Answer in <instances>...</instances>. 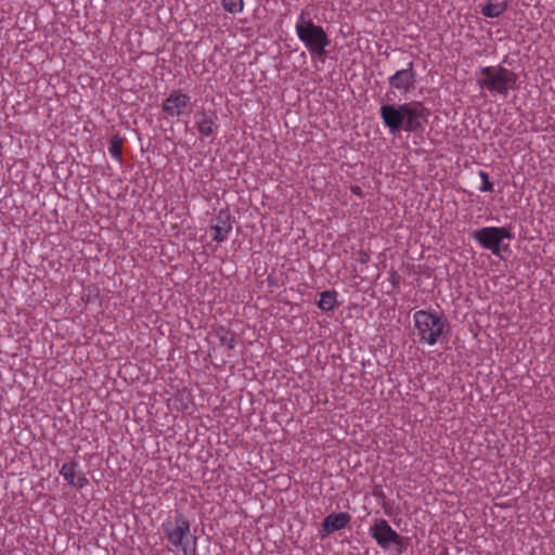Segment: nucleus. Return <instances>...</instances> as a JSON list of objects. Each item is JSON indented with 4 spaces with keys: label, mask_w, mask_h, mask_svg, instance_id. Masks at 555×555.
I'll list each match as a JSON object with an SVG mask.
<instances>
[{
    "label": "nucleus",
    "mask_w": 555,
    "mask_h": 555,
    "mask_svg": "<svg viewBox=\"0 0 555 555\" xmlns=\"http://www.w3.org/2000/svg\"><path fill=\"white\" fill-rule=\"evenodd\" d=\"M337 306V294L336 292H323L320 295V300L318 302V307L322 311H333Z\"/></svg>",
    "instance_id": "2eb2a0df"
},
{
    "label": "nucleus",
    "mask_w": 555,
    "mask_h": 555,
    "mask_svg": "<svg viewBox=\"0 0 555 555\" xmlns=\"http://www.w3.org/2000/svg\"><path fill=\"white\" fill-rule=\"evenodd\" d=\"M224 11L231 14L242 13L244 10V0H221Z\"/></svg>",
    "instance_id": "dca6fc26"
},
{
    "label": "nucleus",
    "mask_w": 555,
    "mask_h": 555,
    "mask_svg": "<svg viewBox=\"0 0 555 555\" xmlns=\"http://www.w3.org/2000/svg\"><path fill=\"white\" fill-rule=\"evenodd\" d=\"M196 125L199 133L202 135L208 137L215 133L217 129L216 125V116L215 114L203 113L197 116Z\"/></svg>",
    "instance_id": "4468645a"
},
{
    "label": "nucleus",
    "mask_w": 555,
    "mask_h": 555,
    "mask_svg": "<svg viewBox=\"0 0 555 555\" xmlns=\"http://www.w3.org/2000/svg\"><path fill=\"white\" fill-rule=\"evenodd\" d=\"M217 334L220 338L221 344L225 346L229 350H232L236 346L235 336L231 332L221 327L217 331Z\"/></svg>",
    "instance_id": "f3484780"
},
{
    "label": "nucleus",
    "mask_w": 555,
    "mask_h": 555,
    "mask_svg": "<svg viewBox=\"0 0 555 555\" xmlns=\"http://www.w3.org/2000/svg\"><path fill=\"white\" fill-rule=\"evenodd\" d=\"M191 109V98L180 90H176L163 103V112L168 117H178Z\"/></svg>",
    "instance_id": "0eeeda50"
},
{
    "label": "nucleus",
    "mask_w": 555,
    "mask_h": 555,
    "mask_svg": "<svg viewBox=\"0 0 555 555\" xmlns=\"http://www.w3.org/2000/svg\"><path fill=\"white\" fill-rule=\"evenodd\" d=\"M120 149H121V140L118 137L112 138L108 146V152L113 158L116 160H120Z\"/></svg>",
    "instance_id": "a211bd4d"
},
{
    "label": "nucleus",
    "mask_w": 555,
    "mask_h": 555,
    "mask_svg": "<svg viewBox=\"0 0 555 555\" xmlns=\"http://www.w3.org/2000/svg\"><path fill=\"white\" fill-rule=\"evenodd\" d=\"M369 532L382 548L388 550L396 546L399 552L401 551L402 538L390 527L387 520L375 519Z\"/></svg>",
    "instance_id": "423d86ee"
},
{
    "label": "nucleus",
    "mask_w": 555,
    "mask_h": 555,
    "mask_svg": "<svg viewBox=\"0 0 555 555\" xmlns=\"http://www.w3.org/2000/svg\"><path fill=\"white\" fill-rule=\"evenodd\" d=\"M417 335L422 343L436 345L448 333L449 323L442 313L418 310L413 314Z\"/></svg>",
    "instance_id": "20e7f679"
},
{
    "label": "nucleus",
    "mask_w": 555,
    "mask_h": 555,
    "mask_svg": "<svg viewBox=\"0 0 555 555\" xmlns=\"http://www.w3.org/2000/svg\"><path fill=\"white\" fill-rule=\"evenodd\" d=\"M477 82L481 90L507 95L514 87L517 75L503 66H483L476 72Z\"/></svg>",
    "instance_id": "7ed1b4c3"
},
{
    "label": "nucleus",
    "mask_w": 555,
    "mask_h": 555,
    "mask_svg": "<svg viewBox=\"0 0 555 555\" xmlns=\"http://www.w3.org/2000/svg\"><path fill=\"white\" fill-rule=\"evenodd\" d=\"M350 521V515L347 513L330 514L323 520V529L325 533L340 530Z\"/></svg>",
    "instance_id": "f8f14e48"
},
{
    "label": "nucleus",
    "mask_w": 555,
    "mask_h": 555,
    "mask_svg": "<svg viewBox=\"0 0 555 555\" xmlns=\"http://www.w3.org/2000/svg\"><path fill=\"white\" fill-rule=\"evenodd\" d=\"M367 259H369V256L366 254H363L361 257V261L365 262V261H367Z\"/></svg>",
    "instance_id": "aec40b11"
},
{
    "label": "nucleus",
    "mask_w": 555,
    "mask_h": 555,
    "mask_svg": "<svg viewBox=\"0 0 555 555\" xmlns=\"http://www.w3.org/2000/svg\"><path fill=\"white\" fill-rule=\"evenodd\" d=\"M296 35L311 56H322L330 40L322 26L314 24L308 13L301 12L295 25Z\"/></svg>",
    "instance_id": "f03ea898"
},
{
    "label": "nucleus",
    "mask_w": 555,
    "mask_h": 555,
    "mask_svg": "<svg viewBox=\"0 0 555 555\" xmlns=\"http://www.w3.org/2000/svg\"><path fill=\"white\" fill-rule=\"evenodd\" d=\"M389 85L397 89L400 93H408L415 83V74L413 63H409L404 69L397 70L388 78Z\"/></svg>",
    "instance_id": "1a4fd4ad"
},
{
    "label": "nucleus",
    "mask_w": 555,
    "mask_h": 555,
    "mask_svg": "<svg viewBox=\"0 0 555 555\" xmlns=\"http://www.w3.org/2000/svg\"><path fill=\"white\" fill-rule=\"evenodd\" d=\"M472 237L485 249L491 250L495 256L508 250V244L513 235L506 227H485L473 232Z\"/></svg>",
    "instance_id": "39448f33"
},
{
    "label": "nucleus",
    "mask_w": 555,
    "mask_h": 555,
    "mask_svg": "<svg viewBox=\"0 0 555 555\" xmlns=\"http://www.w3.org/2000/svg\"><path fill=\"white\" fill-rule=\"evenodd\" d=\"M380 117L390 133L422 129L430 113L421 102L385 104L380 106Z\"/></svg>",
    "instance_id": "f257e3e1"
},
{
    "label": "nucleus",
    "mask_w": 555,
    "mask_h": 555,
    "mask_svg": "<svg viewBox=\"0 0 555 555\" xmlns=\"http://www.w3.org/2000/svg\"><path fill=\"white\" fill-rule=\"evenodd\" d=\"M60 474L74 488L82 489L88 485L85 474L78 468L76 462H68L62 465Z\"/></svg>",
    "instance_id": "9d476101"
},
{
    "label": "nucleus",
    "mask_w": 555,
    "mask_h": 555,
    "mask_svg": "<svg viewBox=\"0 0 555 555\" xmlns=\"http://www.w3.org/2000/svg\"><path fill=\"white\" fill-rule=\"evenodd\" d=\"M163 526L169 542L173 546H182L183 541L190 532L189 520L182 514H178L173 524L165 522Z\"/></svg>",
    "instance_id": "6e6552de"
},
{
    "label": "nucleus",
    "mask_w": 555,
    "mask_h": 555,
    "mask_svg": "<svg viewBox=\"0 0 555 555\" xmlns=\"http://www.w3.org/2000/svg\"><path fill=\"white\" fill-rule=\"evenodd\" d=\"M353 192H354V193H359V188H358V186H357V188H354V189H353Z\"/></svg>",
    "instance_id": "412c9836"
},
{
    "label": "nucleus",
    "mask_w": 555,
    "mask_h": 555,
    "mask_svg": "<svg viewBox=\"0 0 555 555\" xmlns=\"http://www.w3.org/2000/svg\"><path fill=\"white\" fill-rule=\"evenodd\" d=\"M210 231L212 233V240L215 242L221 243L225 241L232 231V223L230 221V217L223 212L219 214L212 220Z\"/></svg>",
    "instance_id": "9b49d317"
},
{
    "label": "nucleus",
    "mask_w": 555,
    "mask_h": 555,
    "mask_svg": "<svg viewBox=\"0 0 555 555\" xmlns=\"http://www.w3.org/2000/svg\"><path fill=\"white\" fill-rule=\"evenodd\" d=\"M508 7V0H487L481 8V13L489 18L501 16Z\"/></svg>",
    "instance_id": "ddd939ff"
},
{
    "label": "nucleus",
    "mask_w": 555,
    "mask_h": 555,
    "mask_svg": "<svg viewBox=\"0 0 555 555\" xmlns=\"http://www.w3.org/2000/svg\"><path fill=\"white\" fill-rule=\"evenodd\" d=\"M479 177L482 180V184L479 188V191L481 192H491L493 190V184L489 181L488 173L485 171L479 172Z\"/></svg>",
    "instance_id": "6ab92c4d"
}]
</instances>
